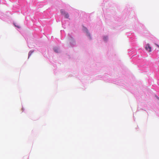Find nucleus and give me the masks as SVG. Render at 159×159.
Returning <instances> with one entry per match:
<instances>
[{"mask_svg":"<svg viewBox=\"0 0 159 159\" xmlns=\"http://www.w3.org/2000/svg\"><path fill=\"white\" fill-rule=\"evenodd\" d=\"M33 51H30L29 53L28 54V58L30 57V56L33 53Z\"/></svg>","mask_w":159,"mask_h":159,"instance_id":"nucleus-3","label":"nucleus"},{"mask_svg":"<svg viewBox=\"0 0 159 159\" xmlns=\"http://www.w3.org/2000/svg\"><path fill=\"white\" fill-rule=\"evenodd\" d=\"M54 51L56 52H59V49L58 48H55L54 49Z\"/></svg>","mask_w":159,"mask_h":159,"instance_id":"nucleus-4","label":"nucleus"},{"mask_svg":"<svg viewBox=\"0 0 159 159\" xmlns=\"http://www.w3.org/2000/svg\"><path fill=\"white\" fill-rule=\"evenodd\" d=\"M145 48L146 50L148 51L149 52H151V47L150 46V45L149 44H147L146 45Z\"/></svg>","mask_w":159,"mask_h":159,"instance_id":"nucleus-1","label":"nucleus"},{"mask_svg":"<svg viewBox=\"0 0 159 159\" xmlns=\"http://www.w3.org/2000/svg\"><path fill=\"white\" fill-rule=\"evenodd\" d=\"M65 17L66 18H68L69 17V15L67 13H66L64 15Z\"/></svg>","mask_w":159,"mask_h":159,"instance_id":"nucleus-2","label":"nucleus"},{"mask_svg":"<svg viewBox=\"0 0 159 159\" xmlns=\"http://www.w3.org/2000/svg\"><path fill=\"white\" fill-rule=\"evenodd\" d=\"M107 36L104 37L103 38V39L104 41H106L107 39Z\"/></svg>","mask_w":159,"mask_h":159,"instance_id":"nucleus-6","label":"nucleus"},{"mask_svg":"<svg viewBox=\"0 0 159 159\" xmlns=\"http://www.w3.org/2000/svg\"><path fill=\"white\" fill-rule=\"evenodd\" d=\"M155 45L157 46L159 48V45L157 44H155Z\"/></svg>","mask_w":159,"mask_h":159,"instance_id":"nucleus-7","label":"nucleus"},{"mask_svg":"<svg viewBox=\"0 0 159 159\" xmlns=\"http://www.w3.org/2000/svg\"><path fill=\"white\" fill-rule=\"evenodd\" d=\"M61 12L62 15H63L66 13L65 12L64 10L62 9L61 10Z\"/></svg>","mask_w":159,"mask_h":159,"instance_id":"nucleus-5","label":"nucleus"},{"mask_svg":"<svg viewBox=\"0 0 159 159\" xmlns=\"http://www.w3.org/2000/svg\"><path fill=\"white\" fill-rule=\"evenodd\" d=\"M17 27H18V28H19L20 27H19V26H17Z\"/></svg>","mask_w":159,"mask_h":159,"instance_id":"nucleus-8","label":"nucleus"}]
</instances>
